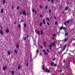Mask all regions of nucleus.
Listing matches in <instances>:
<instances>
[{
  "mask_svg": "<svg viewBox=\"0 0 75 75\" xmlns=\"http://www.w3.org/2000/svg\"><path fill=\"white\" fill-rule=\"evenodd\" d=\"M20 14H21V15L22 14V13H21H21H20Z\"/></svg>",
  "mask_w": 75,
  "mask_h": 75,
  "instance_id": "0e129e2a",
  "label": "nucleus"
},
{
  "mask_svg": "<svg viewBox=\"0 0 75 75\" xmlns=\"http://www.w3.org/2000/svg\"><path fill=\"white\" fill-rule=\"evenodd\" d=\"M16 24H17V23H16V22L14 23V24H15V25H16Z\"/></svg>",
  "mask_w": 75,
  "mask_h": 75,
  "instance_id": "09e8293b",
  "label": "nucleus"
},
{
  "mask_svg": "<svg viewBox=\"0 0 75 75\" xmlns=\"http://www.w3.org/2000/svg\"><path fill=\"white\" fill-rule=\"evenodd\" d=\"M66 67H67V68H68V66H67Z\"/></svg>",
  "mask_w": 75,
  "mask_h": 75,
  "instance_id": "e2e57ef3",
  "label": "nucleus"
},
{
  "mask_svg": "<svg viewBox=\"0 0 75 75\" xmlns=\"http://www.w3.org/2000/svg\"><path fill=\"white\" fill-rule=\"evenodd\" d=\"M42 23H40V26H41L42 25Z\"/></svg>",
  "mask_w": 75,
  "mask_h": 75,
  "instance_id": "473e14b6",
  "label": "nucleus"
},
{
  "mask_svg": "<svg viewBox=\"0 0 75 75\" xmlns=\"http://www.w3.org/2000/svg\"><path fill=\"white\" fill-rule=\"evenodd\" d=\"M56 64H54V67H56Z\"/></svg>",
  "mask_w": 75,
  "mask_h": 75,
  "instance_id": "5fc2aeb1",
  "label": "nucleus"
},
{
  "mask_svg": "<svg viewBox=\"0 0 75 75\" xmlns=\"http://www.w3.org/2000/svg\"><path fill=\"white\" fill-rule=\"evenodd\" d=\"M18 27L20 28L21 27V25H18Z\"/></svg>",
  "mask_w": 75,
  "mask_h": 75,
  "instance_id": "a19ab883",
  "label": "nucleus"
},
{
  "mask_svg": "<svg viewBox=\"0 0 75 75\" xmlns=\"http://www.w3.org/2000/svg\"><path fill=\"white\" fill-rule=\"evenodd\" d=\"M19 47V45H18L16 46V47L17 48H18V47Z\"/></svg>",
  "mask_w": 75,
  "mask_h": 75,
  "instance_id": "bb28decb",
  "label": "nucleus"
},
{
  "mask_svg": "<svg viewBox=\"0 0 75 75\" xmlns=\"http://www.w3.org/2000/svg\"><path fill=\"white\" fill-rule=\"evenodd\" d=\"M20 68H21V66L19 65L18 67V69H20Z\"/></svg>",
  "mask_w": 75,
  "mask_h": 75,
  "instance_id": "1a4fd4ad",
  "label": "nucleus"
},
{
  "mask_svg": "<svg viewBox=\"0 0 75 75\" xmlns=\"http://www.w3.org/2000/svg\"><path fill=\"white\" fill-rule=\"evenodd\" d=\"M36 31H37V30H35V32H36Z\"/></svg>",
  "mask_w": 75,
  "mask_h": 75,
  "instance_id": "774afa93",
  "label": "nucleus"
},
{
  "mask_svg": "<svg viewBox=\"0 0 75 75\" xmlns=\"http://www.w3.org/2000/svg\"><path fill=\"white\" fill-rule=\"evenodd\" d=\"M68 7H67L65 8V10H68Z\"/></svg>",
  "mask_w": 75,
  "mask_h": 75,
  "instance_id": "cd10ccee",
  "label": "nucleus"
},
{
  "mask_svg": "<svg viewBox=\"0 0 75 75\" xmlns=\"http://www.w3.org/2000/svg\"><path fill=\"white\" fill-rule=\"evenodd\" d=\"M63 28H64V27H63V26H61L60 28V30H62V29H63Z\"/></svg>",
  "mask_w": 75,
  "mask_h": 75,
  "instance_id": "ddd939ff",
  "label": "nucleus"
},
{
  "mask_svg": "<svg viewBox=\"0 0 75 75\" xmlns=\"http://www.w3.org/2000/svg\"><path fill=\"white\" fill-rule=\"evenodd\" d=\"M3 12H4V10L3 9H1V13H3Z\"/></svg>",
  "mask_w": 75,
  "mask_h": 75,
  "instance_id": "39448f33",
  "label": "nucleus"
},
{
  "mask_svg": "<svg viewBox=\"0 0 75 75\" xmlns=\"http://www.w3.org/2000/svg\"><path fill=\"white\" fill-rule=\"evenodd\" d=\"M5 31L6 33H9V30H8V29H6V30Z\"/></svg>",
  "mask_w": 75,
  "mask_h": 75,
  "instance_id": "6e6552de",
  "label": "nucleus"
},
{
  "mask_svg": "<svg viewBox=\"0 0 75 75\" xmlns=\"http://www.w3.org/2000/svg\"><path fill=\"white\" fill-rule=\"evenodd\" d=\"M27 16H28V13L27 12Z\"/></svg>",
  "mask_w": 75,
  "mask_h": 75,
  "instance_id": "338daca9",
  "label": "nucleus"
},
{
  "mask_svg": "<svg viewBox=\"0 0 75 75\" xmlns=\"http://www.w3.org/2000/svg\"><path fill=\"white\" fill-rule=\"evenodd\" d=\"M47 52H49V50H48V49H47Z\"/></svg>",
  "mask_w": 75,
  "mask_h": 75,
  "instance_id": "37998d69",
  "label": "nucleus"
},
{
  "mask_svg": "<svg viewBox=\"0 0 75 75\" xmlns=\"http://www.w3.org/2000/svg\"><path fill=\"white\" fill-rule=\"evenodd\" d=\"M68 35V33H67L65 34V35Z\"/></svg>",
  "mask_w": 75,
  "mask_h": 75,
  "instance_id": "ea45409f",
  "label": "nucleus"
},
{
  "mask_svg": "<svg viewBox=\"0 0 75 75\" xmlns=\"http://www.w3.org/2000/svg\"><path fill=\"white\" fill-rule=\"evenodd\" d=\"M44 54H45V55H48V53H46V52H44Z\"/></svg>",
  "mask_w": 75,
  "mask_h": 75,
  "instance_id": "c85d7f7f",
  "label": "nucleus"
},
{
  "mask_svg": "<svg viewBox=\"0 0 75 75\" xmlns=\"http://www.w3.org/2000/svg\"><path fill=\"white\" fill-rule=\"evenodd\" d=\"M0 33L1 35H3V32L1 30H0Z\"/></svg>",
  "mask_w": 75,
  "mask_h": 75,
  "instance_id": "7ed1b4c3",
  "label": "nucleus"
},
{
  "mask_svg": "<svg viewBox=\"0 0 75 75\" xmlns=\"http://www.w3.org/2000/svg\"><path fill=\"white\" fill-rule=\"evenodd\" d=\"M37 33L38 35H40V32H39V31H37Z\"/></svg>",
  "mask_w": 75,
  "mask_h": 75,
  "instance_id": "5701e85b",
  "label": "nucleus"
},
{
  "mask_svg": "<svg viewBox=\"0 0 75 75\" xmlns=\"http://www.w3.org/2000/svg\"><path fill=\"white\" fill-rule=\"evenodd\" d=\"M32 59V58H30V61H32L31 60Z\"/></svg>",
  "mask_w": 75,
  "mask_h": 75,
  "instance_id": "8fccbe9b",
  "label": "nucleus"
},
{
  "mask_svg": "<svg viewBox=\"0 0 75 75\" xmlns=\"http://www.w3.org/2000/svg\"><path fill=\"white\" fill-rule=\"evenodd\" d=\"M28 63H27L26 64V66L28 67Z\"/></svg>",
  "mask_w": 75,
  "mask_h": 75,
  "instance_id": "7c9ffc66",
  "label": "nucleus"
},
{
  "mask_svg": "<svg viewBox=\"0 0 75 75\" xmlns=\"http://www.w3.org/2000/svg\"><path fill=\"white\" fill-rule=\"evenodd\" d=\"M15 53H16V54H17V50H15Z\"/></svg>",
  "mask_w": 75,
  "mask_h": 75,
  "instance_id": "a878e982",
  "label": "nucleus"
},
{
  "mask_svg": "<svg viewBox=\"0 0 75 75\" xmlns=\"http://www.w3.org/2000/svg\"><path fill=\"white\" fill-rule=\"evenodd\" d=\"M2 69L4 71H5L7 69V67H4L2 68Z\"/></svg>",
  "mask_w": 75,
  "mask_h": 75,
  "instance_id": "f257e3e1",
  "label": "nucleus"
},
{
  "mask_svg": "<svg viewBox=\"0 0 75 75\" xmlns=\"http://www.w3.org/2000/svg\"><path fill=\"white\" fill-rule=\"evenodd\" d=\"M42 68L43 69V70H45V68H44V66L43 65L42 67Z\"/></svg>",
  "mask_w": 75,
  "mask_h": 75,
  "instance_id": "2eb2a0df",
  "label": "nucleus"
},
{
  "mask_svg": "<svg viewBox=\"0 0 75 75\" xmlns=\"http://www.w3.org/2000/svg\"><path fill=\"white\" fill-rule=\"evenodd\" d=\"M53 36H54V37H55V34H54L53 35Z\"/></svg>",
  "mask_w": 75,
  "mask_h": 75,
  "instance_id": "864d4df0",
  "label": "nucleus"
},
{
  "mask_svg": "<svg viewBox=\"0 0 75 75\" xmlns=\"http://www.w3.org/2000/svg\"><path fill=\"white\" fill-rule=\"evenodd\" d=\"M60 71H61V70H59V71H58V72H60Z\"/></svg>",
  "mask_w": 75,
  "mask_h": 75,
  "instance_id": "69168bd1",
  "label": "nucleus"
},
{
  "mask_svg": "<svg viewBox=\"0 0 75 75\" xmlns=\"http://www.w3.org/2000/svg\"><path fill=\"white\" fill-rule=\"evenodd\" d=\"M41 35L42 34V31H41Z\"/></svg>",
  "mask_w": 75,
  "mask_h": 75,
  "instance_id": "de8ad7c7",
  "label": "nucleus"
},
{
  "mask_svg": "<svg viewBox=\"0 0 75 75\" xmlns=\"http://www.w3.org/2000/svg\"><path fill=\"white\" fill-rule=\"evenodd\" d=\"M47 8H48V6H46L45 7V9H47Z\"/></svg>",
  "mask_w": 75,
  "mask_h": 75,
  "instance_id": "4c0bfd02",
  "label": "nucleus"
},
{
  "mask_svg": "<svg viewBox=\"0 0 75 75\" xmlns=\"http://www.w3.org/2000/svg\"><path fill=\"white\" fill-rule=\"evenodd\" d=\"M21 22H22V23H23V20H21Z\"/></svg>",
  "mask_w": 75,
  "mask_h": 75,
  "instance_id": "6e6d98bb",
  "label": "nucleus"
},
{
  "mask_svg": "<svg viewBox=\"0 0 75 75\" xmlns=\"http://www.w3.org/2000/svg\"><path fill=\"white\" fill-rule=\"evenodd\" d=\"M38 51H39V50H37L36 52H38Z\"/></svg>",
  "mask_w": 75,
  "mask_h": 75,
  "instance_id": "49530a36",
  "label": "nucleus"
},
{
  "mask_svg": "<svg viewBox=\"0 0 75 75\" xmlns=\"http://www.w3.org/2000/svg\"><path fill=\"white\" fill-rule=\"evenodd\" d=\"M43 22L44 24H45V19H44L43 20Z\"/></svg>",
  "mask_w": 75,
  "mask_h": 75,
  "instance_id": "f8f14e48",
  "label": "nucleus"
},
{
  "mask_svg": "<svg viewBox=\"0 0 75 75\" xmlns=\"http://www.w3.org/2000/svg\"><path fill=\"white\" fill-rule=\"evenodd\" d=\"M58 24V22H56L55 23V25H57Z\"/></svg>",
  "mask_w": 75,
  "mask_h": 75,
  "instance_id": "f704fd0d",
  "label": "nucleus"
},
{
  "mask_svg": "<svg viewBox=\"0 0 75 75\" xmlns=\"http://www.w3.org/2000/svg\"><path fill=\"white\" fill-rule=\"evenodd\" d=\"M67 41H68V39L67 38H66L64 40V42H67Z\"/></svg>",
  "mask_w": 75,
  "mask_h": 75,
  "instance_id": "dca6fc26",
  "label": "nucleus"
},
{
  "mask_svg": "<svg viewBox=\"0 0 75 75\" xmlns=\"http://www.w3.org/2000/svg\"><path fill=\"white\" fill-rule=\"evenodd\" d=\"M65 69V67H64V66H63L62 67V69Z\"/></svg>",
  "mask_w": 75,
  "mask_h": 75,
  "instance_id": "a211bd4d",
  "label": "nucleus"
},
{
  "mask_svg": "<svg viewBox=\"0 0 75 75\" xmlns=\"http://www.w3.org/2000/svg\"><path fill=\"white\" fill-rule=\"evenodd\" d=\"M51 66H53V65H54V63H53V62H52L51 63Z\"/></svg>",
  "mask_w": 75,
  "mask_h": 75,
  "instance_id": "aec40b11",
  "label": "nucleus"
},
{
  "mask_svg": "<svg viewBox=\"0 0 75 75\" xmlns=\"http://www.w3.org/2000/svg\"><path fill=\"white\" fill-rule=\"evenodd\" d=\"M55 41H54V42L52 43V45L53 46H55Z\"/></svg>",
  "mask_w": 75,
  "mask_h": 75,
  "instance_id": "0eeeda50",
  "label": "nucleus"
},
{
  "mask_svg": "<svg viewBox=\"0 0 75 75\" xmlns=\"http://www.w3.org/2000/svg\"><path fill=\"white\" fill-rule=\"evenodd\" d=\"M24 27H26V25H25V24L24 23Z\"/></svg>",
  "mask_w": 75,
  "mask_h": 75,
  "instance_id": "c756f323",
  "label": "nucleus"
},
{
  "mask_svg": "<svg viewBox=\"0 0 75 75\" xmlns=\"http://www.w3.org/2000/svg\"><path fill=\"white\" fill-rule=\"evenodd\" d=\"M49 13H51V11L50 10H49Z\"/></svg>",
  "mask_w": 75,
  "mask_h": 75,
  "instance_id": "a18cd8bd",
  "label": "nucleus"
},
{
  "mask_svg": "<svg viewBox=\"0 0 75 75\" xmlns=\"http://www.w3.org/2000/svg\"><path fill=\"white\" fill-rule=\"evenodd\" d=\"M45 71H46V72H48V73H49V72H50V70H47V69H45Z\"/></svg>",
  "mask_w": 75,
  "mask_h": 75,
  "instance_id": "20e7f679",
  "label": "nucleus"
},
{
  "mask_svg": "<svg viewBox=\"0 0 75 75\" xmlns=\"http://www.w3.org/2000/svg\"><path fill=\"white\" fill-rule=\"evenodd\" d=\"M32 11H33V12H34V11H35V9H33L32 10Z\"/></svg>",
  "mask_w": 75,
  "mask_h": 75,
  "instance_id": "2f4dec72",
  "label": "nucleus"
},
{
  "mask_svg": "<svg viewBox=\"0 0 75 75\" xmlns=\"http://www.w3.org/2000/svg\"><path fill=\"white\" fill-rule=\"evenodd\" d=\"M46 20H48V21H50V19L49 18H46Z\"/></svg>",
  "mask_w": 75,
  "mask_h": 75,
  "instance_id": "4be33fe9",
  "label": "nucleus"
},
{
  "mask_svg": "<svg viewBox=\"0 0 75 75\" xmlns=\"http://www.w3.org/2000/svg\"><path fill=\"white\" fill-rule=\"evenodd\" d=\"M40 8H42V6H41V5H40Z\"/></svg>",
  "mask_w": 75,
  "mask_h": 75,
  "instance_id": "c03bdc74",
  "label": "nucleus"
},
{
  "mask_svg": "<svg viewBox=\"0 0 75 75\" xmlns=\"http://www.w3.org/2000/svg\"><path fill=\"white\" fill-rule=\"evenodd\" d=\"M66 46L65 45L64 47V48H63V50H65V48H66Z\"/></svg>",
  "mask_w": 75,
  "mask_h": 75,
  "instance_id": "b1692460",
  "label": "nucleus"
},
{
  "mask_svg": "<svg viewBox=\"0 0 75 75\" xmlns=\"http://www.w3.org/2000/svg\"><path fill=\"white\" fill-rule=\"evenodd\" d=\"M69 20H68L67 21V22H66L67 23H69Z\"/></svg>",
  "mask_w": 75,
  "mask_h": 75,
  "instance_id": "58836bf2",
  "label": "nucleus"
},
{
  "mask_svg": "<svg viewBox=\"0 0 75 75\" xmlns=\"http://www.w3.org/2000/svg\"><path fill=\"white\" fill-rule=\"evenodd\" d=\"M55 59H56L55 58H54L53 59V61H55Z\"/></svg>",
  "mask_w": 75,
  "mask_h": 75,
  "instance_id": "c9c22d12",
  "label": "nucleus"
},
{
  "mask_svg": "<svg viewBox=\"0 0 75 75\" xmlns=\"http://www.w3.org/2000/svg\"><path fill=\"white\" fill-rule=\"evenodd\" d=\"M67 22H65L64 23V25H66L67 26Z\"/></svg>",
  "mask_w": 75,
  "mask_h": 75,
  "instance_id": "4468645a",
  "label": "nucleus"
},
{
  "mask_svg": "<svg viewBox=\"0 0 75 75\" xmlns=\"http://www.w3.org/2000/svg\"><path fill=\"white\" fill-rule=\"evenodd\" d=\"M6 3V0H4L3 3L4 4Z\"/></svg>",
  "mask_w": 75,
  "mask_h": 75,
  "instance_id": "412c9836",
  "label": "nucleus"
},
{
  "mask_svg": "<svg viewBox=\"0 0 75 75\" xmlns=\"http://www.w3.org/2000/svg\"><path fill=\"white\" fill-rule=\"evenodd\" d=\"M12 9H13V8H14V7H13V6H12Z\"/></svg>",
  "mask_w": 75,
  "mask_h": 75,
  "instance_id": "3c124183",
  "label": "nucleus"
},
{
  "mask_svg": "<svg viewBox=\"0 0 75 75\" xmlns=\"http://www.w3.org/2000/svg\"><path fill=\"white\" fill-rule=\"evenodd\" d=\"M68 70L69 71H71V69L70 68H68Z\"/></svg>",
  "mask_w": 75,
  "mask_h": 75,
  "instance_id": "f3484780",
  "label": "nucleus"
},
{
  "mask_svg": "<svg viewBox=\"0 0 75 75\" xmlns=\"http://www.w3.org/2000/svg\"><path fill=\"white\" fill-rule=\"evenodd\" d=\"M35 14H37V11H35Z\"/></svg>",
  "mask_w": 75,
  "mask_h": 75,
  "instance_id": "052dcab7",
  "label": "nucleus"
},
{
  "mask_svg": "<svg viewBox=\"0 0 75 75\" xmlns=\"http://www.w3.org/2000/svg\"><path fill=\"white\" fill-rule=\"evenodd\" d=\"M44 44H45V43H46V42H44Z\"/></svg>",
  "mask_w": 75,
  "mask_h": 75,
  "instance_id": "bf43d9fd",
  "label": "nucleus"
},
{
  "mask_svg": "<svg viewBox=\"0 0 75 75\" xmlns=\"http://www.w3.org/2000/svg\"><path fill=\"white\" fill-rule=\"evenodd\" d=\"M8 54V55H10V52L9 51H7Z\"/></svg>",
  "mask_w": 75,
  "mask_h": 75,
  "instance_id": "9d476101",
  "label": "nucleus"
},
{
  "mask_svg": "<svg viewBox=\"0 0 75 75\" xmlns=\"http://www.w3.org/2000/svg\"><path fill=\"white\" fill-rule=\"evenodd\" d=\"M52 3H54V0H52Z\"/></svg>",
  "mask_w": 75,
  "mask_h": 75,
  "instance_id": "e433bc0d",
  "label": "nucleus"
},
{
  "mask_svg": "<svg viewBox=\"0 0 75 75\" xmlns=\"http://www.w3.org/2000/svg\"><path fill=\"white\" fill-rule=\"evenodd\" d=\"M54 38H52V40H54Z\"/></svg>",
  "mask_w": 75,
  "mask_h": 75,
  "instance_id": "680f3d73",
  "label": "nucleus"
},
{
  "mask_svg": "<svg viewBox=\"0 0 75 75\" xmlns=\"http://www.w3.org/2000/svg\"><path fill=\"white\" fill-rule=\"evenodd\" d=\"M22 14L23 15H25V16H26V13H25V11H23L22 12Z\"/></svg>",
  "mask_w": 75,
  "mask_h": 75,
  "instance_id": "f03ea898",
  "label": "nucleus"
},
{
  "mask_svg": "<svg viewBox=\"0 0 75 75\" xmlns=\"http://www.w3.org/2000/svg\"><path fill=\"white\" fill-rule=\"evenodd\" d=\"M19 9V6H18L17 7V10H18Z\"/></svg>",
  "mask_w": 75,
  "mask_h": 75,
  "instance_id": "72a5a7b5",
  "label": "nucleus"
},
{
  "mask_svg": "<svg viewBox=\"0 0 75 75\" xmlns=\"http://www.w3.org/2000/svg\"><path fill=\"white\" fill-rule=\"evenodd\" d=\"M11 74H12V75H13L14 74V71H11Z\"/></svg>",
  "mask_w": 75,
  "mask_h": 75,
  "instance_id": "9b49d317",
  "label": "nucleus"
},
{
  "mask_svg": "<svg viewBox=\"0 0 75 75\" xmlns=\"http://www.w3.org/2000/svg\"><path fill=\"white\" fill-rule=\"evenodd\" d=\"M63 30H64V31H66V28H63Z\"/></svg>",
  "mask_w": 75,
  "mask_h": 75,
  "instance_id": "6ab92c4d",
  "label": "nucleus"
},
{
  "mask_svg": "<svg viewBox=\"0 0 75 75\" xmlns=\"http://www.w3.org/2000/svg\"><path fill=\"white\" fill-rule=\"evenodd\" d=\"M47 25H50V24L49 23H47Z\"/></svg>",
  "mask_w": 75,
  "mask_h": 75,
  "instance_id": "79ce46f5",
  "label": "nucleus"
},
{
  "mask_svg": "<svg viewBox=\"0 0 75 75\" xmlns=\"http://www.w3.org/2000/svg\"><path fill=\"white\" fill-rule=\"evenodd\" d=\"M26 38H27V37H25V38L23 39V40H26Z\"/></svg>",
  "mask_w": 75,
  "mask_h": 75,
  "instance_id": "393cba45",
  "label": "nucleus"
},
{
  "mask_svg": "<svg viewBox=\"0 0 75 75\" xmlns=\"http://www.w3.org/2000/svg\"><path fill=\"white\" fill-rule=\"evenodd\" d=\"M63 62H65V60H63Z\"/></svg>",
  "mask_w": 75,
  "mask_h": 75,
  "instance_id": "13d9d810",
  "label": "nucleus"
},
{
  "mask_svg": "<svg viewBox=\"0 0 75 75\" xmlns=\"http://www.w3.org/2000/svg\"><path fill=\"white\" fill-rule=\"evenodd\" d=\"M49 46H50V49H51V48L52 47V44H50V45H49Z\"/></svg>",
  "mask_w": 75,
  "mask_h": 75,
  "instance_id": "423d86ee",
  "label": "nucleus"
},
{
  "mask_svg": "<svg viewBox=\"0 0 75 75\" xmlns=\"http://www.w3.org/2000/svg\"><path fill=\"white\" fill-rule=\"evenodd\" d=\"M43 52H45V50H43Z\"/></svg>",
  "mask_w": 75,
  "mask_h": 75,
  "instance_id": "603ef678",
  "label": "nucleus"
},
{
  "mask_svg": "<svg viewBox=\"0 0 75 75\" xmlns=\"http://www.w3.org/2000/svg\"><path fill=\"white\" fill-rule=\"evenodd\" d=\"M40 55H42V54H41V53H40Z\"/></svg>",
  "mask_w": 75,
  "mask_h": 75,
  "instance_id": "4d7b16f0",
  "label": "nucleus"
}]
</instances>
